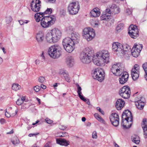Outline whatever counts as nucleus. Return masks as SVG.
I'll list each match as a JSON object with an SVG mask.
<instances>
[{"label": "nucleus", "mask_w": 147, "mask_h": 147, "mask_svg": "<svg viewBox=\"0 0 147 147\" xmlns=\"http://www.w3.org/2000/svg\"><path fill=\"white\" fill-rule=\"evenodd\" d=\"M94 56L93 49L91 48L87 47L81 53L80 58L82 63L88 64L91 61L93 57Z\"/></svg>", "instance_id": "obj_1"}, {"label": "nucleus", "mask_w": 147, "mask_h": 147, "mask_svg": "<svg viewBox=\"0 0 147 147\" xmlns=\"http://www.w3.org/2000/svg\"><path fill=\"white\" fill-rule=\"evenodd\" d=\"M112 50L117 54H121V55H124L125 52L129 51L130 47L127 45H123L117 42H114L112 44Z\"/></svg>", "instance_id": "obj_2"}, {"label": "nucleus", "mask_w": 147, "mask_h": 147, "mask_svg": "<svg viewBox=\"0 0 147 147\" xmlns=\"http://www.w3.org/2000/svg\"><path fill=\"white\" fill-rule=\"evenodd\" d=\"M56 20L55 17L52 15H48L42 18L40 24L44 28H47L53 25Z\"/></svg>", "instance_id": "obj_3"}, {"label": "nucleus", "mask_w": 147, "mask_h": 147, "mask_svg": "<svg viewBox=\"0 0 147 147\" xmlns=\"http://www.w3.org/2000/svg\"><path fill=\"white\" fill-rule=\"evenodd\" d=\"M61 49L58 45H54L50 47L48 50L49 55L53 59L59 57L61 55Z\"/></svg>", "instance_id": "obj_4"}, {"label": "nucleus", "mask_w": 147, "mask_h": 147, "mask_svg": "<svg viewBox=\"0 0 147 147\" xmlns=\"http://www.w3.org/2000/svg\"><path fill=\"white\" fill-rule=\"evenodd\" d=\"M75 44L74 41H72L69 37L65 38L63 41L64 48L68 53H71L74 50Z\"/></svg>", "instance_id": "obj_5"}, {"label": "nucleus", "mask_w": 147, "mask_h": 147, "mask_svg": "<svg viewBox=\"0 0 147 147\" xmlns=\"http://www.w3.org/2000/svg\"><path fill=\"white\" fill-rule=\"evenodd\" d=\"M82 35L84 38L88 41L92 40L95 36L94 30L90 27L85 28L83 30Z\"/></svg>", "instance_id": "obj_6"}, {"label": "nucleus", "mask_w": 147, "mask_h": 147, "mask_svg": "<svg viewBox=\"0 0 147 147\" xmlns=\"http://www.w3.org/2000/svg\"><path fill=\"white\" fill-rule=\"evenodd\" d=\"M93 78L99 82H102L104 79L105 73L101 68H97L94 70L92 74Z\"/></svg>", "instance_id": "obj_7"}, {"label": "nucleus", "mask_w": 147, "mask_h": 147, "mask_svg": "<svg viewBox=\"0 0 147 147\" xmlns=\"http://www.w3.org/2000/svg\"><path fill=\"white\" fill-rule=\"evenodd\" d=\"M68 8L70 14L76 15L78 13L80 9L79 3L77 1L71 2L69 4Z\"/></svg>", "instance_id": "obj_8"}, {"label": "nucleus", "mask_w": 147, "mask_h": 147, "mask_svg": "<svg viewBox=\"0 0 147 147\" xmlns=\"http://www.w3.org/2000/svg\"><path fill=\"white\" fill-rule=\"evenodd\" d=\"M96 57L100 58L105 63L109 61V54L107 51L103 50L97 53Z\"/></svg>", "instance_id": "obj_9"}, {"label": "nucleus", "mask_w": 147, "mask_h": 147, "mask_svg": "<svg viewBox=\"0 0 147 147\" xmlns=\"http://www.w3.org/2000/svg\"><path fill=\"white\" fill-rule=\"evenodd\" d=\"M120 95L125 99L129 98L131 94L130 88L128 86H125L120 89L119 91Z\"/></svg>", "instance_id": "obj_10"}, {"label": "nucleus", "mask_w": 147, "mask_h": 147, "mask_svg": "<svg viewBox=\"0 0 147 147\" xmlns=\"http://www.w3.org/2000/svg\"><path fill=\"white\" fill-rule=\"evenodd\" d=\"M143 47L142 44L136 43L131 50V54L133 57H136L139 55Z\"/></svg>", "instance_id": "obj_11"}, {"label": "nucleus", "mask_w": 147, "mask_h": 147, "mask_svg": "<svg viewBox=\"0 0 147 147\" xmlns=\"http://www.w3.org/2000/svg\"><path fill=\"white\" fill-rule=\"evenodd\" d=\"M128 33L131 37L136 38L139 35L138 30L136 25H131L129 28Z\"/></svg>", "instance_id": "obj_12"}, {"label": "nucleus", "mask_w": 147, "mask_h": 147, "mask_svg": "<svg viewBox=\"0 0 147 147\" xmlns=\"http://www.w3.org/2000/svg\"><path fill=\"white\" fill-rule=\"evenodd\" d=\"M40 4L41 2L39 0H33L30 3L31 9L34 12L39 11L41 7Z\"/></svg>", "instance_id": "obj_13"}, {"label": "nucleus", "mask_w": 147, "mask_h": 147, "mask_svg": "<svg viewBox=\"0 0 147 147\" xmlns=\"http://www.w3.org/2000/svg\"><path fill=\"white\" fill-rule=\"evenodd\" d=\"M140 67L138 64H136L131 70V75L133 79L136 80L139 77L140 73Z\"/></svg>", "instance_id": "obj_14"}, {"label": "nucleus", "mask_w": 147, "mask_h": 147, "mask_svg": "<svg viewBox=\"0 0 147 147\" xmlns=\"http://www.w3.org/2000/svg\"><path fill=\"white\" fill-rule=\"evenodd\" d=\"M110 119L112 124L115 127L118 126L119 123V118L118 114L112 113L110 117Z\"/></svg>", "instance_id": "obj_15"}, {"label": "nucleus", "mask_w": 147, "mask_h": 147, "mask_svg": "<svg viewBox=\"0 0 147 147\" xmlns=\"http://www.w3.org/2000/svg\"><path fill=\"white\" fill-rule=\"evenodd\" d=\"M54 38L55 42H57L60 39L61 35V31L58 29L54 28L50 30Z\"/></svg>", "instance_id": "obj_16"}, {"label": "nucleus", "mask_w": 147, "mask_h": 147, "mask_svg": "<svg viewBox=\"0 0 147 147\" xmlns=\"http://www.w3.org/2000/svg\"><path fill=\"white\" fill-rule=\"evenodd\" d=\"M122 119L127 120V123L128 121H132L133 117L131 112L128 110L125 111L122 114Z\"/></svg>", "instance_id": "obj_17"}, {"label": "nucleus", "mask_w": 147, "mask_h": 147, "mask_svg": "<svg viewBox=\"0 0 147 147\" xmlns=\"http://www.w3.org/2000/svg\"><path fill=\"white\" fill-rule=\"evenodd\" d=\"M119 66H120L119 63L114 64L112 65L111 68V72L115 75L119 76L120 75V73L122 72V69Z\"/></svg>", "instance_id": "obj_18"}, {"label": "nucleus", "mask_w": 147, "mask_h": 147, "mask_svg": "<svg viewBox=\"0 0 147 147\" xmlns=\"http://www.w3.org/2000/svg\"><path fill=\"white\" fill-rule=\"evenodd\" d=\"M120 77L119 78V81L121 84H123L126 82L129 78V74L126 71H124L123 72L120 73Z\"/></svg>", "instance_id": "obj_19"}, {"label": "nucleus", "mask_w": 147, "mask_h": 147, "mask_svg": "<svg viewBox=\"0 0 147 147\" xmlns=\"http://www.w3.org/2000/svg\"><path fill=\"white\" fill-rule=\"evenodd\" d=\"M111 11L110 9H107L103 12L102 16L100 17L102 20H108L111 16Z\"/></svg>", "instance_id": "obj_20"}, {"label": "nucleus", "mask_w": 147, "mask_h": 147, "mask_svg": "<svg viewBox=\"0 0 147 147\" xmlns=\"http://www.w3.org/2000/svg\"><path fill=\"white\" fill-rule=\"evenodd\" d=\"M142 126L143 130L144 137L146 138L147 137V120L146 119H143Z\"/></svg>", "instance_id": "obj_21"}, {"label": "nucleus", "mask_w": 147, "mask_h": 147, "mask_svg": "<svg viewBox=\"0 0 147 147\" xmlns=\"http://www.w3.org/2000/svg\"><path fill=\"white\" fill-rule=\"evenodd\" d=\"M80 38V35L78 33L74 32L71 34L70 38L72 41H74L75 44H77L79 42Z\"/></svg>", "instance_id": "obj_22"}, {"label": "nucleus", "mask_w": 147, "mask_h": 147, "mask_svg": "<svg viewBox=\"0 0 147 147\" xmlns=\"http://www.w3.org/2000/svg\"><path fill=\"white\" fill-rule=\"evenodd\" d=\"M125 102L122 99H118L116 102L115 107L118 110H121L124 106Z\"/></svg>", "instance_id": "obj_23"}, {"label": "nucleus", "mask_w": 147, "mask_h": 147, "mask_svg": "<svg viewBox=\"0 0 147 147\" xmlns=\"http://www.w3.org/2000/svg\"><path fill=\"white\" fill-rule=\"evenodd\" d=\"M92 60L94 64L98 66H101L105 63L102 60L98 57H93Z\"/></svg>", "instance_id": "obj_24"}, {"label": "nucleus", "mask_w": 147, "mask_h": 147, "mask_svg": "<svg viewBox=\"0 0 147 147\" xmlns=\"http://www.w3.org/2000/svg\"><path fill=\"white\" fill-rule=\"evenodd\" d=\"M57 143L61 145L67 146L69 144V142L65 139L61 138L57 139L56 140Z\"/></svg>", "instance_id": "obj_25"}, {"label": "nucleus", "mask_w": 147, "mask_h": 147, "mask_svg": "<svg viewBox=\"0 0 147 147\" xmlns=\"http://www.w3.org/2000/svg\"><path fill=\"white\" fill-rule=\"evenodd\" d=\"M100 13L99 9L95 8L90 11V15L91 17L95 18L98 17L100 15Z\"/></svg>", "instance_id": "obj_26"}, {"label": "nucleus", "mask_w": 147, "mask_h": 147, "mask_svg": "<svg viewBox=\"0 0 147 147\" xmlns=\"http://www.w3.org/2000/svg\"><path fill=\"white\" fill-rule=\"evenodd\" d=\"M127 120H123L122 119L121 123V126L123 129H127L130 128L132 124V121H128V123H127Z\"/></svg>", "instance_id": "obj_27"}, {"label": "nucleus", "mask_w": 147, "mask_h": 147, "mask_svg": "<svg viewBox=\"0 0 147 147\" xmlns=\"http://www.w3.org/2000/svg\"><path fill=\"white\" fill-rule=\"evenodd\" d=\"M46 39L47 41L50 43H55L54 41V38L51 30L48 32L46 35Z\"/></svg>", "instance_id": "obj_28"}, {"label": "nucleus", "mask_w": 147, "mask_h": 147, "mask_svg": "<svg viewBox=\"0 0 147 147\" xmlns=\"http://www.w3.org/2000/svg\"><path fill=\"white\" fill-rule=\"evenodd\" d=\"M74 58L71 56H68L66 59V63L69 66L72 67L74 65Z\"/></svg>", "instance_id": "obj_29"}, {"label": "nucleus", "mask_w": 147, "mask_h": 147, "mask_svg": "<svg viewBox=\"0 0 147 147\" xmlns=\"http://www.w3.org/2000/svg\"><path fill=\"white\" fill-rule=\"evenodd\" d=\"M36 38L38 42H42L44 38V34L41 32H39L36 34Z\"/></svg>", "instance_id": "obj_30"}, {"label": "nucleus", "mask_w": 147, "mask_h": 147, "mask_svg": "<svg viewBox=\"0 0 147 147\" xmlns=\"http://www.w3.org/2000/svg\"><path fill=\"white\" fill-rule=\"evenodd\" d=\"M137 107L139 109L141 110L143 108L145 104L141 100H140L135 102Z\"/></svg>", "instance_id": "obj_31"}, {"label": "nucleus", "mask_w": 147, "mask_h": 147, "mask_svg": "<svg viewBox=\"0 0 147 147\" xmlns=\"http://www.w3.org/2000/svg\"><path fill=\"white\" fill-rule=\"evenodd\" d=\"M111 8L112 11L115 14L118 13L120 12L119 8L118 7H117L115 4L113 5L111 7Z\"/></svg>", "instance_id": "obj_32"}, {"label": "nucleus", "mask_w": 147, "mask_h": 147, "mask_svg": "<svg viewBox=\"0 0 147 147\" xmlns=\"http://www.w3.org/2000/svg\"><path fill=\"white\" fill-rule=\"evenodd\" d=\"M41 13H37L35 15V19L37 22H39L41 20V18L43 16Z\"/></svg>", "instance_id": "obj_33"}, {"label": "nucleus", "mask_w": 147, "mask_h": 147, "mask_svg": "<svg viewBox=\"0 0 147 147\" xmlns=\"http://www.w3.org/2000/svg\"><path fill=\"white\" fill-rule=\"evenodd\" d=\"M132 141L136 144H138L140 142V139L138 136L134 135L132 137Z\"/></svg>", "instance_id": "obj_34"}, {"label": "nucleus", "mask_w": 147, "mask_h": 147, "mask_svg": "<svg viewBox=\"0 0 147 147\" xmlns=\"http://www.w3.org/2000/svg\"><path fill=\"white\" fill-rule=\"evenodd\" d=\"M21 88V86L17 83H13L12 85V89L14 90H18Z\"/></svg>", "instance_id": "obj_35"}, {"label": "nucleus", "mask_w": 147, "mask_h": 147, "mask_svg": "<svg viewBox=\"0 0 147 147\" xmlns=\"http://www.w3.org/2000/svg\"><path fill=\"white\" fill-rule=\"evenodd\" d=\"M76 85L77 86V93H78V96L80 97V98H83V96L82 95H81L82 94L81 90L82 88L80 86L78 85V84H77Z\"/></svg>", "instance_id": "obj_36"}, {"label": "nucleus", "mask_w": 147, "mask_h": 147, "mask_svg": "<svg viewBox=\"0 0 147 147\" xmlns=\"http://www.w3.org/2000/svg\"><path fill=\"white\" fill-rule=\"evenodd\" d=\"M124 24L122 23H120L118 24L116 27V30L117 32H119L121 30L123 29Z\"/></svg>", "instance_id": "obj_37"}, {"label": "nucleus", "mask_w": 147, "mask_h": 147, "mask_svg": "<svg viewBox=\"0 0 147 147\" xmlns=\"http://www.w3.org/2000/svg\"><path fill=\"white\" fill-rule=\"evenodd\" d=\"M12 144L15 145L17 144L20 143V141L18 138L17 137H14L13 140L11 141Z\"/></svg>", "instance_id": "obj_38"}, {"label": "nucleus", "mask_w": 147, "mask_h": 147, "mask_svg": "<svg viewBox=\"0 0 147 147\" xmlns=\"http://www.w3.org/2000/svg\"><path fill=\"white\" fill-rule=\"evenodd\" d=\"M95 117L99 121L103 122L104 121V120L98 114L96 113L94 114Z\"/></svg>", "instance_id": "obj_39"}, {"label": "nucleus", "mask_w": 147, "mask_h": 147, "mask_svg": "<svg viewBox=\"0 0 147 147\" xmlns=\"http://www.w3.org/2000/svg\"><path fill=\"white\" fill-rule=\"evenodd\" d=\"M52 12V9L51 8H47V10L44 12L41 13L43 15L45 14H51Z\"/></svg>", "instance_id": "obj_40"}, {"label": "nucleus", "mask_w": 147, "mask_h": 147, "mask_svg": "<svg viewBox=\"0 0 147 147\" xmlns=\"http://www.w3.org/2000/svg\"><path fill=\"white\" fill-rule=\"evenodd\" d=\"M142 67L145 72L146 76H147V63L144 64L142 65ZM147 80V78H146Z\"/></svg>", "instance_id": "obj_41"}, {"label": "nucleus", "mask_w": 147, "mask_h": 147, "mask_svg": "<svg viewBox=\"0 0 147 147\" xmlns=\"http://www.w3.org/2000/svg\"><path fill=\"white\" fill-rule=\"evenodd\" d=\"M19 22L21 25H22L25 24H27L29 21L25 20H20L19 21Z\"/></svg>", "instance_id": "obj_42"}, {"label": "nucleus", "mask_w": 147, "mask_h": 147, "mask_svg": "<svg viewBox=\"0 0 147 147\" xmlns=\"http://www.w3.org/2000/svg\"><path fill=\"white\" fill-rule=\"evenodd\" d=\"M38 81L41 83H44L45 82V78L43 76H40L38 78Z\"/></svg>", "instance_id": "obj_43"}, {"label": "nucleus", "mask_w": 147, "mask_h": 147, "mask_svg": "<svg viewBox=\"0 0 147 147\" xmlns=\"http://www.w3.org/2000/svg\"><path fill=\"white\" fill-rule=\"evenodd\" d=\"M80 99L86 102L88 105H90V102L89 101V99H86L83 96V98H81Z\"/></svg>", "instance_id": "obj_44"}, {"label": "nucleus", "mask_w": 147, "mask_h": 147, "mask_svg": "<svg viewBox=\"0 0 147 147\" xmlns=\"http://www.w3.org/2000/svg\"><path fill=\"white\" fill-rule=\"evenodd\" d=\"M12 20L11 17L10 16H8L6 17V22L8 24L10 23Z\"/></svg>", "instance_id": "obj_45"}, {"label": "nucleus", "mask_w": 147, "mask_h": 147, "mask_svg": "<svg viewBox=\"0 0 147 147\" xmlns=\"http://www.w3.org/2000/svg\"><path fill=\"white\" fill-rule=\"evenodd\" d=\"M92 26L94 27H95L98 25V23L96 22L95 21L92 20L90 22Z\"/></svg>", "instance_id": "obj_46"}, {"label": "nucleus", "mask_w": 147, "mask_h": 147, "mask_svg": "<svg viewBox=\"0 0 147 147\" xmlns=\"http://www.w3.org/2000/svg\"><path fill=\"white\" fill-rule=\"evenodd\" d=\"M40 87L38 86H36L34 87V89L36 92L39 91L40 90Z\"/></svg>", "instance_id": "obj_47"}, {"label": "nucleus", "mask_w": 147, "mask_h": 147, "mask_svg": "<svg viewBox=\"0 0 147 147\" xmlns=\"http://www.w3.org/2000/svg\"><path fill=\"white\" fill-rule=\"evenodd\" d=\"M66 81H67L68 82H70V78L69 77V76L68 73L66 74V75H65L63 76Z\"/></svg>", "instance_id": "obj_48"}, {"label": "nucleus", "mask_w": 147, "mask_h": 147, "mask_svg": "<svg viewBox=\"0 0 147 147\" xmlns=\"http://www.w3.org/2000/svg\"><path fill=\"white\" fill-rule=\"evenodd\" d=\"M92 138H97V133L96 131L93 132L92 134Z\"/></svg>", "instance_id": "obj_49"}, {"label": "nucleus", "mask_w": 147, "mask_h": 147, "mask_svg": "<svg viewBox=\"0 0 147 147\" xmlns=\"http://www.w3.org/2000/svg\"><path fill=\"white\" fill-rule=\"evenodd\" d=\"M22 103V101L20 99H18L16 102V104L18 105H21Z\"/></svg>", "instance_id": "obj_50"}, {"label": "nucleus", "mask_w": 147, "mask_h": 147, "mask_svg": "<svg viewBox=\"0 0 147 147\" xmlns=\"http://www.w3.org/2000/svg\"><path fill=\"white\" fill-rule=\"evenodd\" d=\"M67 73H68L67 71L63 70H62L60 71L61 74L63 75V76L65 75H66Z\"/></svg>", "instance_id": "obj_51"}, {"label": "nucleus", "mask_w": 147, "mask_h": 147, "mask_svg": "<svg viewBox=\"0 0 147 147\" xmlns=\"http://www.w3.org/2000/svg\"><path fill=\"white\" fill-rule=\"evenodd\" d=\"M132 11L129 9H127L126 10V12L128 14H131L132 13Z\"/></svg>", "instance_id": "obj_52"}, {"label": "nucleus", "mask_w": 147, "mask_h": 147, "mask_svg": "<svg viewBox=\"0 0 147 147\" xmlns=\"http://www.w3.org/2000/svg\"><path fill=\"white\" fill-rule=\"evenodd\" d=\"M5 115L6 117L8 118L9 117L11 116L10 114L7 112L6 109L5 110Z\"/></svg>", "instance_id": "obj_53"}, {"label": "nucleus", "mask_w": 147, "mask_h": 147, "mask_svg": "<svg viewBox=\"0 0 147 147\" xmlns=\"http://www.w3.org/2000/svg\"><path fill=\"white\" fill-rule=\"evenodd\" d=\"M97 110L99 111L102 114L104 115V111L102 110L100 108L98 107H97L96 108Z\"/></svg>", "instance_id": "obj_54"}, {"label": "nucleus", "mask_w": 147, "mask_h": 147, "mask_svg": "<svg viewBox=\"0 0 147 147\" xmlns=\"http://www.w3.org/2000/svg\"><path fill=\"white\" fill-rule=\"evenodd\" d=\"M59 127L60 129L63 130H65L66 128V127L62 125H60Z\"/></svg>", "instance_id": "obj_55"}, {"label": "nucleus", "mask_w": 147, "mask_h": 147, "mask_svg": "<svg viewBox=\"0 0 147 147\" xmlns=\"http://www.w3.org/2000/svg\"><path fill=\"white\" fill-rule=\"evenodd\" d=\"M45 120L46 122L50 124L52 123V121L48 118L46 119Z\"/></svg>", "instance_id": "obj_56"}, {"label": "nucleus", "mask_w": 147, "mask_h": 147, "mask_svg": "<svg viewBox=\"0 0 147 147\" xmlns=\"http://www.w3.org/2000/svg\"><path fill=\"white\" fill-rule=\"evenodd\" d=\"M0 122L1 124H3L5 123V120L3 118H2L0 119Z\"/></svg>", "instance_id": "obj_57"}, {"label": "nucleus", "mask_w": 147, "mask_h": 147, "mask_svg": "<svg viewBox=\"0 0 147 147\" xmlns=\"http://www.w3.org/2000/svg\"><path fill=\"white\" fill-rule=\"evenodd\" d=\"M65 134L66 133H63L61 132H59V136H65Z\"/></svg>", "instance_id": "obj_58"}, {"label": "nucleus", "mask_w": 147, "mask_h": 147, "mask_svg": "<svg viewBox=\"0 0 147 147\" xmlns=\"http://www.w3.org/2000/svg\"><path fill=\"white\" fill-rule=\"evenodd\" d=\"M48 3H54L55 0H45Z\"/></svg>", "instance_id": "obj_59"}, {"label": "nucleus", "mask_w": 147, "mask_h": 147, "mask_svg": "<svg viewBox=\"0 0 147 147\" xmlns=\"http://www.w3.org/2000/svg\"><path fill=\"white\" fill-rule=\"evenodd\" d=\"M30 134L28 135V136L30 137H31L32 136H36L37 134Z\"/></svg>", "instance_id": "obj_60"}, {"label": "nucleus", "mask_w": 147, "mask_h": 147, "mask_svg": "<svg viewBox=\"0 0 147 147\" xmlns=\"http://www.w3.org/2000/svg\"><path fill=\"white\" fill-rule=\"evenodd\" d=\"M18 109H16V110H15V114H11V116H14L15 115H16L17 113L18 112Z\"/></svg>", "instance_id": "obj_61"}, {"label": "nucleus", "mask_w": 147, "mask_h": 147, "mask_svg": "<svg viewBox=\"0 0 147 147\" xmlns=\"http://www.w3.org/2000/svg\"><path fill=\"white\" fill-rule=\"evenodd\" d=\"M41 87V88H42L43 89H45L46 88V86L45 85H44L43 84H41L40 86Z\"/></svg>", "instance_id": "obj_62"}, {"label": "nucleus", "mask_w": 147, "mask_h": 147, "mask_svg": "<svg viewBox=\"0 0 147 147\" xmlns=\"http://www.w3.org/2000/svg\"><path fill=\"white\" fill-rule=\"evenodd\" d=\"M26 99V97L25 96H23L22 97L21 99H20V100H22V102L24 101Z\"/></svg>", "instance_id": "obj_63"}, {"label": "nucleus", "mask_w": 147, "mask_h": 147, "mask_svg": "<svg viewBox=\"0 0 147 147\" xmlns=\"http://www.w3.org/2000/svg\"><path fill=\"white\" fill-rule=\"evenodd\" d=\"M35 64L36 65H38L40 63L39 61L38 60H36L35 61Z\"/></svg>", "instance_id": "obj_64"}]
</instances>
